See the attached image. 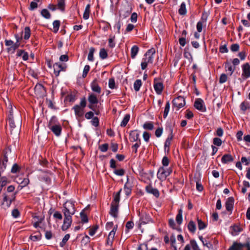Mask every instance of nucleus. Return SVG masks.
<instances>
[{"label": "nucleus", "mask_w": 250, "mask_h": 250, "mask_svg": "<svg viewBox=\"0 0 250 250\" xmlns=\"http://www.w3.org/2000/svg\"><path fill=\"white\" fill-rule=\"evenodd\" d=\"M62 212L64 219L61 229L63 231H65L70 227L72 223V216L76 212L75 202L72 200L66 201L63 204Z\"/></svg>", "instance_id": "obj_1"}, {"label": "nucleus", "mask_w": 250, "mask_h": 250, "mask_svg": "<svg viewBox=\"0 0 250 250\" xmlns=\"http://www.w3.org/2000/svg\"><path fill=\"white\" fill-rule=\"evenodd\" d=\"M47 126L56 136L59 137L61 135L62 127L55 116H53L51 118L47 123Z\"/></svg>", "instance_id": "obj_2"}, {"label": "nucleus", "mask_w": 250, "mask_h": 250, "mask_svg": "<svg viewBox=\"0 0 250 250\" xmlns=\"http://www.w3.org/2000/svg\"><path fill=\"white\" fill-rule=\"evenodd\" d=\"M155 52V49L154 48H151L148 50L145 54L141 63L142 70H145L147 67L148 63H152L153 62Z\"/></svg>", "instance_id": "obj_3"}, {"label": "nucleus", "mask_w": 250, "mask_h": 250, "mask_svg": "<svg viewBox=\"0 0 250 250\" xmlns=\"http://www.w3.org/2000/svg\"><path fill=\"white\" fill-rule=\"evenodd\" d=\"M86 106V100L85 97L81 99L79 104H76L73 107L76 116L82 117L84 114V108Z\"/></svg>", "instance_id": "obj_4"}, {"label": "nucleus", "mask_w": 250, "mask_h": 250, "mask_svg": "<svg viewBox=\"0 0 250 250\" xmlns=\"http://www.w3.org/2000/svg\"><path fill=\"white\" fill-rule=\"evenodd\" d=\"M172 172V169L171 167L166 168L161 167L157 173V178L161 182H163L166 180L167 176L171 174Z\"/></svg>", "instance_id": "obj_5"}, {"label": "nucleus", "mask_w": 250, "mask_h": 250, "mask_svg": "<svg viewBox=\"0 0 250 250\" xmlns=\"http://www.w3.org/2000/svg\"><path fill=\"white\" fill-rule=\"evenodd\" d=\"M17 193L18 191H16L10 196H8L5 194H4L3 202L1 203V206L3 208L6 209L10 206L12 202L15 200Z\"/></svg>", "instance_id": "obj_6"}, {"label": "nucleus", "mask_w": 250, "mask_h": 250, "mask_svg": "<svg viewBox=\"0 0 250 250\" xmlns=\"http://www.w3.org/2000/svg\"><path fill=\"white\" fill-rule=\"evenodd\" d=\"M225 69L228 75L231 76L234 70V59L228 60L225 63Z\"/></svg>", "instance_id": "obj_7"}, {"label": "nucleus", "mask_w": 250, "mask_h": 250, "mask_svg": "<svg viewBox=\"0 0 250 250\" xmlns=\"http://www.w3.org/2000/svg\"><path fill=\"white\" fill-rule=\"evenodd\" d=\"M67 65L65 63L62 64L60 62H56L53 64L54 73L56 77L60 75L61 71H65Z\"/></svg>", "instance_id": "obj_8"}, {"label": "nucleus", "mask_w": 250, "mask_h": 250, "mask_svg": "<svg viewBox=\"0 0 250 250\" xmlns=\"http://www.w3.org/2000/svg\"><path fill=\"white\" fill-rule=\"evenodd\" d=\"M40 171L43 174L40 177V180L42 181H44L47 184H50L51 182L50 178V175L52 174L51 172L48 170H40Z\"/></svg>", "instance_id": "obj_9"}, {"label": "nucleus", "mask_w": 250, "mask_h": 250, "mask_svg": "<svg viewBox=\"0 0 250 250\" xmlns=\"http://www.w3.org/2000/svg\"><path fill=\"white\" fill-rule=\"evenodd\" d=\"M172 102L173 105L176 107L177 109L181 108L185 105V98L182 96H179L174 99Z\"/></svg>", "instance_id": "obj_10"}, {"label": "nucleus", "mask_w": 250, "mask_h": 250, "mask_svg": "<svg viewBox=\"0 0 250 250\" xmlns=\"http://www.w3.org/2000/svg\"><path fill=\"white\" fill-rule=\"evenodd\" d=\"M145 189L146 192L149 194H153L155 197L158 198L160 196L159 190L155 188H153L151 184L147 185Z\"/></svg>", "instance_id": "obj_11"}, {"label": "nucleus", "mask_w": 250, "mask_h": 250, "mask_svg": "<svg viewBox=\"0 0 250 250\" xmlns=\"http://www.w3.org/2000/svg\"><path fill=\"white\" fill-rule=\"evenodd\" d=\"M117 229V225L114 227L112 230L109 232L106 240V244L109 246H111L114 238L116 231Z\"/></svg>", "instance_id": "obj_12"}, {"label": "nucleus", "mask_w": 250, "mask_h": 250, "mask_svg": "<svg viewBox=\"0 0 250 250\" xmlns=\"http://www.w3.org/2000/svg\"><path fill=\"white\" fill-rule=\"evenodd\" d=\"M194 107L198 110L205 112L206 108L204 104V101L201 99H197L196 100L194 104Z\"/></svg>", "instance_id": "obj_13"}, {"label": "nucleus", "mask_w": 250, "mask_h": 250, "mask_svg": "<svg viewBox=\"0 0 250 250\" xmlns=\"http://www.w3.org/2000/svg\"><path fill=\"white\" fill-rule=\"evenodd\" d=\"M140 134L137 130H131L129 132V139L130 142H138L140 139L139 138Z\"/></svg>", "instance_id": "obj_14"}, {"label": "nucleus", "mask_w": 250, "mask_h": 250, "mask_svg": "<svg viewBox=\"0 0 250 250\" xmlns=\"http://www.w3.org/2000/svg\"><path fill=\"white\" fill-rule=\"evenodd\" d=\"M154 88L157 94H161L164 88V85L162 82H159L157 79H154Z\"/></svg>", "instance_id": "obj_15"}, {"label": "nucleus", "mask_w": 250, "mask_h": 250, "mask_svg": "<svg viewBox=\"0 0 250 250\" xmlns=\"http://www.w3.org/2000/svg\"><path fill=\"white\" fill-rule=\"evenodd\" d=\"M234 202V199L233 197H230L228 198L225 203V207L226 210L230 213H232L233 208V204Z\"/></svg>", "instance_id": "obj_16"}, {"label": "nucleus", "mask_w": 250, "mask_h": 250, "mask_svg": "<svg viewBox=\"0 0 250 250\" xmlns=\"http://www.w3.org/2000/svg\"><path fill=\"white\" fill-rule=\"evenodd\" d=\"M140 221L141 224H146L152 222L150 216L146 213H142L141 215Z\"/></svg>", "instance_id": "obj_17"}, {"label": "nucleus", "mask_w": 250, "mask_h": 250, "mask_svg": "<svg viewBox=\"0 0 250 250\" xmlns=\"http://www.w3.org/2000/svg\"><path fill=\"white\" fill-rule=\"evenodd\" d=\"M88 100L89 103L88 105V107L92 110H94V107L93 104L98 103L97 98L95 96V95H89Z\"/></svg>", "instance_id": "obj_18"}, {"label": "nucleus", "mask_w": 250, "mask_h": 250, "mask_svg": "<svg viewBox=\"0 0 250 250\" xmlns=\"http://www.w3.org/2000/svg\"><path fill=\"white\" fill-rule=\"evenodd\" d=\"M243 76L246 78L250 77V65L249 63H246L242 65Z\"/></svg>", "instance_id": "obj_19"}, {"label": "nucleus", "mask_w": 250, "mask_h": 250, "mask_svg": "<svg viewBox=\"0 0 250 250\" xmlns=\"http://www.w3.org/2000/svg\"><path fill=\"white\" fill-rule=\"evenodd\" d=\"M119 205L111 204V207L109 213L114 218L118 217Z\"/></svg>", "instance_id": "obj_20"}, {"label": "nucleus", "mask_w": 250, "mask_h": 250, "mask_svg": "<svg viewBox=\"0 0 250 250\" xmlns=\"http://www.w3.org/2000/svg\"><path fill=\"white\" fill-rule=\"evenodd\" d=\"M233 157L229 154H224L222 158L221 162L223 164H228L233 161Z\"/></svg>", "instance_id": "obj_21"}, {"label": "nucleus", "mask_w": 250, "mask_h": 250, "mask_svg": "<svg viewBox=\"0 0 250 250\" xmlns=\"http://www.w3.org/2000/svg\"><path fill=\"white\" fill-rule=\"evenodd\" d=\"M35 94H44L46 92L44 86L42 84H37L34 88Z\"/></svg>", "instance_id": "obj_22"}, {"label": "nucleus", "mask_w": 250, "mask_h": 250, "mask_svg": "<svg viewBox=\"0 0 250 250\" xmlns=\"http://www.w3.org/2000/svg\"><path fill=\"white\" fill-rule=\"evenodd\" d=\"M122 188H121L117 193L113 194V200L111 204L119 205V203L120 200V194Z\"/></svg>", "instance_id": "obj_23"}, {"label": "nucleus", "mask_w": 250, "mask_h": 250, "mask_svg": "<svg viewBox=\"0 0 250 250\" xmlns=\"http://www.w3.org/2000/svg\"><path fill=\"white\" fill-rule=\"evenodd\" d=\"M91 87L93 91L98 93H100L101 92V87L97 83L96 81H94L92 82L91 83Z\"/></svg>", "instance_id": "obj_24"}, {"label": "nucleus", "mask_w": 250, "mask_h": 250, "mask_svg": "<svg viewBox=\"0 0 250 250\" xmlns=\"http://www.w3.org/2000/svg\"><path fill=\"white\" fill-rule=\"evenodd\" d=\"M236 242L237 250H242L243 248L246 247L247 249L250 248V242L249 239L245 243L241 244L240 243Z\"/></svg>", "instance_id": "obj_25"}, {"label": "nucleus", "mask_w": 250, "mask_h": 250, "mask_svg": "<svg viewBox=\"0 0 250 250\" xmlns=\"http://www.w3.org/2000/svg\"><path fill=\"white\" fill-rule=\"evenodd\" d=\"M139 50V47L137 45H133L131 49V57L134 59L137 55Z\"/></svg>", "instance_id": "obj_26"}, {"label": "nucleus", "mask_w": 250, "mask_h": 250, "mask_svg": "<svg viewBox=\"0 0 250 250\" xmlns=\"http://www.w3.org/2000/svg\"><path fill=\"white\" fill-rule=\"evenodd\" d=\"M188 228L190 232L194 233L196 229L195 223L193 221H190L188 224Z\"/></svg>", "instance_id": "obj_27"}, {"label": "nucleus", "mask_w": 250, "mask_h": 250, "mask_svg": "<svg viewBox=\"0 0 250 250\" xmlns=\"http://www.w3.org/2000/svg\"><path fill=\"white\" fill-rule=\"evenodd\" d=\"M23 34V39L24 40H27L30 38L31 35V30L29 27L26 26L24 28Z\"/></svg>", "instance_id": "obj_28"}, {"label": "nucleus", "mask_w": 250, "mask_h": 250, "mask_svg": "<svg viewBox=\"0 0 250 250\" xmlns=\"http://www.w3.org/2000/svg\"><path fill=\"white\" fill-rule=\"evenodd\" d=\"M240 107L242 111L245 112L246 110L250 108L249 102L247 101H244L241 104Z\"/></svg>", "instance_id": "obj_29"}, {"label": "nucleus", "mask_w": 250, "mask_h": 250, "mask_svg": "<svg viewBox=\"0 0 250 250\" xmlns=\"http://www.w3.org/2000/svg\"><path fill=\"white\" fill-rule=\"evenodd\" d=\"M182 210L180 209L178 210V213L176 216V221L178 224L181 225L183 222Z\"/></svg>", "instance_id": "obj_30"}, {"label": "nucleus", "mask_w": 250, "mask_h": 250, "mask_svg": "<svg viewBox=\"0 0 250 250\" xmlns=\"http://www.w3.org/2000/svg\"><path fill=\"white\" fill-rule=\"evenodd\" d=\"M41 15L42 17L46 19H49L51 18V14L49 11L46 9H43L41 11Z\"/></svg>", "instance_id": "obj_31"}, {"label": "nucleus", "mask_w": 250, "mask_h": 250, "mask_svg": "<svg viewBox=\"0 0 250 250\" xmlns=\"http://www.w3.org/2000/svg\"><path fill=\"white\" fill-rule=\"evenodd\" d=\"M65 0H58L57 5H56L57 8L62 11H64L65 9Z\"/></svg>", "instance_id": "obj_32"}, {"label": "nucleus", "mask_w": 250, "mask_h": 250, "mask_svg": "<svg viewBox=\"0 0 250 250\" xmlns=\"http://www.w3.org/2000/svg\"><path fill=\"white\" fill-rule=\"evenodd\" d=\"M179 13L181 15H185L187 14V9L186 7V3L183 2L180 5L179 9Z\"/></svg>", "instance_id": "obj_33"}, {"label": "nucleus", "mask_w": 250, "mask_h": 250, "mask_svg": "<svg viewBox=\"0 0 250 250\" xmlns=\"http://www.w3.org/2000/svg\"><path fill=\"white\" fill-rule=\"evenodd\" d=\"M20 43L16 42L13 43L12 46H10L7 48V52H11L12 53H14L15 51L20 46Z\"/></svg>", "instance_id": "obj_34"}, {"label": "nucleus", "mask_w": 250, "mask_h": 250, "mask_svg": "<svg viewBox=\"0 0 250 250\" xmlns=\"http://www.w3.org/2000/svg\"><path fill=\"white\" fill-rule=\"evenodd\" d=\"M130 115L128 114H125L122 121L120 125L122 127H125L128 121L130 120Z\"/></svg>", "instance_id": "obj_35"}, {"label": "nucleus", "mask_w": 250, "mask_h": 250, "mask_svg": "<svg viewBox=\"0 0 250 250\" xmlns=\"http://www.w3.org/2000/svg\"><path fill=\"white\" fill-rule=\"evenodd\" d=\"M99 56L100 58L102 60L105 59L107 58L108 54L107 51L104 48H101L100 49L99 52Z\"/></svg>", "instance_id": "obj_36"}, {"label": "nucleus", "mask_w": 250, "mask_h": 250, "mask_svg": "<svg viewBox=\"0 0 250 250\" xmlns=\"http://www.w3.org/2000/svg\"><path fill=\"white\" fill-rule=\"evenodd\" d=\"M90 14V4H87L85 8L83 14V18L84 20H87L89 17Z\"/></svg>", "instance_id": "obj_37"}, {"label": "nucleus", "mask_w": 250, "mask_h": 250, "mask_svg": "<svg viewBox=\"0 0 250 250\" xmlns=\"http://www.w3.org/2000/svg\"><path fill=\"white\" fill-rule=\"evenodd\" d=\"M53 100L54 97L53 96H52L51 99L46 98V102L49 108L53 109H55L56 108L54 105V103L53 102Z\"/></svg>", "instance_id": "obj_38"}, {"label": "nucleus", "mask_w": 250, "mask_h": 250, "mask_svg": "<svg viewBox=\"0 0 250 250\" xmlns=\"http://www.w3.org/2000/svg\"><path fill=\"white\" fill-rule=\"evenodd\" d=\"M60 21L59 20H55L53 22V32L55 33H56L58 32L60 26Z\"/></svg>", "instance_id": "obj_39"}, {"label": "nucleus", "mask_w": 250, "mask_h": 250, "mask_svg": "<svg viewBox=\"0 0 250 250\" xmlns=\"http://www.w3.org/2000/svg\"><path fill=\"white\" fill-rule=\"evenodd\" d=\"M77 99L76 95H67L65 97L64 101L73 103Z\"/></svg>", "instance_id": "obj_40"}, {"label": "nucleus", "mask_w": 250, "mask_h": 250, "mask_svg": "<svg viewBox=\"0 0 250 250\" xmlns=\"http://www.w3.org/2000/svg\"><path fill=\"white\" fill-rule=\"evenodd\" d=\"M95 51V49L94 47H92L89 48V51L87 59L88 61L90 62H93L94 60V53Z\"/></svg>", "instance_id": "obj_41"}, {"label": "nucleus", "mask_w": 250, "mask_h": 250, "mask_svg": "<svg viewBox=\"0 0 250 250\" xmlns=\"http://www.w3.org/2000/svg\"><path fill=\"white\" fill-rule=\"evenodd\" d=\"M143 128L145 129L151 130L154 128V125L151 122H146L143 125Z\"/></svg>", "instance_id": "obj_42"}, {"label": "nucleus", "mask_w": 250, "mask_h": 250, "mask_svg": "<svg viewBox=\"0 0 250 250\" xmlns=\"http://www.w3.org/2000/svg\"><path fill=\"white\" fill-rule=\"evenodd\" d=\"M244 228V225L240 223L235 224V235L242 231Z\"/></svg>", "instance_id": "obj_43"}, {"label": "nucleus", "mask_w": 250, "mask_h": 250, "mask_svg": "<svg viewBox=\"0 0 250 250\" xmlns=\"http://www.w3.org/2000/svg\"><path fill=\"white\" fill-rule=\"evenodd\" d=\"M21 169V167H20L17 164H14L11 168V172L12 173H16L19 172Z\"/></svg>", "instance_id": "obj_44"}, {"label": "nucleus", "mask_w": 250, "mask_h": 250, "mask_svg": "<svg viewBox=\"0 0 250 250\" xmlns=\"http://www.w3.org/2000/svg\"><path fill=\"white\" fill-rule=\"evenodd\" d=\"M42 238V234L40 232H37V234L35 235H31L30 239L33 241H39Z\"/></svg>", "instance_id": "obj_45"}, {"label": "nucleus", "mask_w": 250, "mask_h": 250, "mask_svg": "<svg viewBox=\"0 0 250 250\" xmlns=\"http://www.w3.org/2000/svg\"><path fill=\"white\" fill-rule=\"evenodd\" d=\"M198 227L199 230H202L207 227V225L199 218H197Z\"/></svg>", "instance_id": "obj_46"}, {"label": "nucleus", "mask_w": 250, "mask_h": 250, "mask_svg": "<svg viewBox=\"0 0 250 250\" xmlns=\"http://www.w3.org/2000/svg\"><path fill=\"white\" fill-rule=\"evenodd\" d=\"M133 181H134V178L133 177H131L130 178H127V181L124 186H125V187H127L132 188L134 186Z\"/></svg>", "instance_id": "obj_47"}, {"label": "nucleus", "mask_w": 250, "mask_h": 250, "mask_svg": "<svg viewBox=\"0 0 250 250\" xmlns=\"http://www.w3.org/2000/svg\"><path fill=\"white\" fill-rule=\"evenodd\" d=\"M142 85V81L141 80H137L134 83V88L136 91H139Z\"/></svg>", "instance_id": "obj_48"}, {"label": "nucleus", "mask_w": 250, "mask_h": 250, "mask_svg": "<svg viewBox=\"0 0 250 250\" xmlns=\"http://www.w3.org/2000/svg\"><path fill=\"white\" fill-rule=\"evenodd\" d=\"M80 216H81V221L82 223H85L88 222V219L87 216L83 211H82L80 213Z\"/></svg>", "instance_id": "obj_49"}, {"label": "nucleus", "mask_w": 250, "mask_h": 250, "mask_svg": "<svg viewBox=\"0 0 250 250\" xmlns=\"http://www.w3.org/2000/svg\"><path fill=\"white\" fill-rule=\"evenodd\" d=\"M141 144V140H139L138 142H136L132 146L131 148L132 149V151L135 154L137 153V149L140 147Z\"/></svg>", "instance_id": "obj_50"}, {"label": "nucleus", "mask_w": 250, "mask_h": 250, "mask_svg": "<svg viewBox=\"0 0 250 250\" xmlns=\"http://www.w3.org/2000/svg\"><path fill=\"white\" fill-rule=\"evenodd\" d=\"M7 120L10 127L12 129L16 127V125L14 123L13 117H12L11 115L10 114L9 118H7Z\"/></svg>", "instance_id": "obj_51"}, {"label": "nucleus", "mask_w": 250, "mask_h": 250, "mask_svg": "<svg viewBox=\"0 0 250 250\" xmlns=\"http://www.w3.org/2000/svg\"><path fill=\"white\" fill-rule=\"evenodd\" d=\"M69 238H70V234H66L63 238L62 242L60 243V247H63L65 245V244H66L67 241L68 240Z\"/></svg>", "instance_id": "obj_52"}, {"label": "nucleus", "mask_w": 250, "mask_h": 250, "mask_svg": "<svg viewBox=\"0 0 250 250\" xmlns=\"http://www.w3.org/2000/svg\"><path fill=\"white\" fill-rule=\"evenodd\" d=\"M190 243L193 250H201L195 240H191Z\"/></svg>", "instance_id": "obj_53"}, {"label": "nucleus", "mask_w": 250, "mask_h": 250, "mask_svg": "<svg viewBox=\"0 0 250 250\" xmlns=\"http://www.w3.org/2000/svg\"><path fill=\"white\" fill-rule=\"evenodd\" d=\"M170 108V104L168 102H167L165 105V110L164 112V118H166L167 114L168 113V112L169 111Z\"/></svg>", "instance_id": "obj_54"}, {"label": "nucleus", "mask_w": 250, "mask_h": 250, "mask_svg": "<svg viewBox=\"0 0 250 250\" xmlns=\"http://www.w3.org/2000/svg\"><path fill=\"white\" fill-rule=\"evenodd\" d=\"M8 183V179L6 176L1 177L0 179V185L2 186V188L5 186Z\"/></svg>", "instance_id": "obj_55"}, {"label": "nucleus", "mask_w": 250, "mask_h": 250, "mask_svg": "<svg viewBox=\"0 0 250 250\" xmlns=\"http://www.w3.org/2000/svg\"><path fill=\"white\" fill-rule=\"evenodd\" d=\"M99 149L101 151L103 152H105L107 151V150L108 149V144H104L103 145H101L99 146Z\"/></svg>", "instance_id": "obj_56"}, {"label": "nucleus", "mask_w": 250, "mask_h": 250, "mask_svg": "<svg viewBox=\"0 0 250 250\" xmlns=\"http://www.w3.org/2000/svg\"><path fill=\"white\" fill-rule=\"evenodd\" d=\"M108 86L111 89L116 88V86L114 78H112L109 79Z\"/></svg>", "instance_id": "obj_57"}, {"label": "nucleus", "mask_w": 250, "mask_h": 250, "mask_svg": "<svg viewBox=\"0 0 250 250\" xmlns=\"http://www.w3.org/2000/svg\"><path fill=\"white\" fill-rule=\"evenodd\" d=\"M166 129L168 132L169 134L170 135H174L173 134V126L170 124H167Z\"/></svg>", "instance_id": "obj_58"}, {"label": "nucleus", "mask_w": 250, "mask_h": 250, "mask_svg": "<svg viewBox=\"0 0 250 250\" xmlns=\"http://www.w3.org/2000/svg\"><path fill=\"white\" fill-rule=\"evenodd\" d=\"M17 182L23 186V187H25L29 184L30 180L28 178H24L22 180V181H21V182Z\"/></svg>", "instance_id": "obj_59"}, {"label": "nucleus", "mask_w": 250, "mask_h": 250, "mask_svg": "<svg viewBox=\"0 0 250 250\" xmlns=\"http://www.w3.org/2000/svg\"><path fill=\"white\" fill-rule=\"evenodd\" d=\"M115 37H113L111 38H110L108 39V46L110 48H113L115 46V42H114L115 41Z\"/></svg>", "instance_id": "obj_60"}, {"label": "nucleus", "mask_w": 250, "mask_h": 250, "mask_svg": "<svg viewBox=\"0 0 250 250\" xmlns=\"http://www.w3.org/2000/svg\"><path fill=\"white\" fill-rule=\"evenodd\" d=\"M90 238L87 235H85V236H84L81 241L82 244L84 246L86 245L87 244L90 243Z\"/></svg>", "instance_id": "obj_61"}, {"label": "nucleus", "mask_w": 250, "mask_h": 250, "mask_svg": "<svg viewBox=\"0 0 250 250\" xmlns=\"http://www.w3.org/2000/svg\"><path fill=\"white\" fill-rule=\"evenodd\" d=\"M91 124L95 127H98L99 125V120L97 117H94L91 121Z\"/></svg>", "instance_id": "obj_62"}, {"label": "nucleus", "mask_w": 250, "mask_h": 250, "mask_svg": "<svg viewBox=\"0 0 250 250\" xmlns=\"http://www.w3.org/2000/svg\"><path fill=\"white\" fill-rule=\"evenodd\" d=\"M222 143V140H221V139H220L219 138L215 137L213 140V144L214 145L217 146H221Z\"/></svg>", "instance_id": "obj_63"}, {"label": "nucleus", "mask_w": 250, "mask_h": 250, "mask_svg": "<svg viewBox=\"0 0 250 250\" xmlns=\"http://www.w3.org/2000/svg\"><path fill=\"white\" fill-rule=\"evenodd\" d=\"M162 163L163 166V167H167L168 166L169 163V160L167 156H165L163 158Z\"/></svg>", "instance_id": "obj_64"}]
</instances>
